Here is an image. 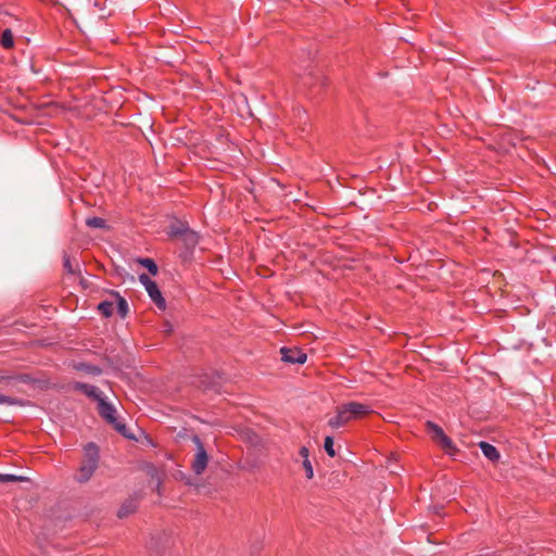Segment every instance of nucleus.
<instances>
[{
    "label": "nucleus",
    "instance_id": "9",
    "mask_svg": "<svg viewBox=\"0 0 556 556\" xmlns=\"http://www.w3.org/2000/svg\"><path fill=\"white\" fill-rule=\"evenodd\" d=\"M169 235L173 237H185V240L192 245H194L198 241L197 235L190 231L185 225L173 226L170 228Z\"/></svg>",
    "mask_w": 556,
    "mask_h": 556
},
{
    "label": "nucleus",
    "instance_id": "8",
    "mask_svg": "<svg viewBox=\"0 0 556 556\" xmlns=\"http://www.w3.org/2000/svg\"><path fill=\"white\" fill-rule=\"evenodd\" d=\"M73 388L74 390L83 392L84 394L96 400L97 402H99L103 397L102 392L97 387L88 383L75 382L73 384Z\"/></svg>",
    "mask_w": 556,
    "mask_h": 556
},
{
    "label": "nucleus",
    "instance_id": "20",
    "mask_svg": "<svg viewBox=\"0 0 556 556\" xmlns=\"http://www.w3.org/2000/svg\"><path fill=\"white\" fill-rule=\"evenodd\" d=\"M303 468L305 470V476L307 479H312L314 477L313 465L309 459H303L302 462Z\"/></svg>",
    "mask_w": 556,
    "mask_h": 556
},
{
    "label": "nucleus",
    "instance_id": "15",
    "mask_svg": "<svg viewBox=\"0 0 556 556\" xmlns=\"http://www.w3.org/2000/svg\"><path fill=\"white\" fill-rule=\"evenodd\" d=\"M139 262L143 267H146L149 270L151 275L155 276L157 274V265L153 260L141 258Z\"/></svg>",
    "mask_w": 556,
    "mask_h": 556
},
{
    "label": "nucleus",
    "instance_id": "5",
    "mask_svg": "<svg viewBox=\"0 0 556 556\" xmlns=\"http://www.w3.org/2000/svg\"><path fill=\"white\" fill-rule=\"evenodd\" d=\"M427 429L432 433V438L437 441L447 453L452 454L455 451L454 443L444 433L443 429L432 421H427Z\"/></svg>",
    "mask_w": 556,
    "mask_h": 556
},
{
    "label": "nucleus",
    "instance_id": "13",
    "mask_svg": "<svg viewBox=\"0 0 556 556\" xmlns=\"http://www.w3.org/2000/svg\"><path fill=\"white\" fill-rule=\"evenodd\" d=\"M114 303L110 301H103L99 303L98 311L104 316L110 317L113 315L114 312Z\"/></svg>",
    "mask_w": 556,
    "mask_h": 556
},
{
    "label": "nucleus",
    "instance_id": "7",
    "mask_svg": "<svg viewBox=\"0 0 556 556\" xmlns=\"http://www.w3.org/2000/svg\"><path fill=\"white\" fill-rule=\"evenodd\" d=\"M349 417L352 419L366 416L371 412L370 406L357 402H349L343 404Z\"/></svg>",
    "mask_w": 556,
    "mask_h": 556
},
{
    "label": "nucleus",
    "instance_id": "21",
    "mask_svg": "<svg viewBox=\"0 0 556 556\" xmlns=\"http://www.w3.org/2000/svg\"><path fill=\"white\" fill-rule=\"evenodd\" d=\"M18 403L20 402L16 399H14V397L0 394V404L1 405H16Z\"/></svg>",
    "mask_w": 556,
    "mask_h": 556
},
{
    "label": "nucleus",
    "instance_id": "23",
    "mask_svg": "<svg viewBox=\"0 0 556 556\" xmlns=\"http://www.w3.org/2000/svg\"><path fill=\"white\" fill-rule=\"evenodd\" d=\"M63 265H64V268H65V270L67 273H70V274H74L75 273V269L73 268L71 260H70V257L67 255H64V263H63Z\"/></svg>",
    "mask_w": 556,
    "mask_h": 556
},
{
    "label": "nucleus",
    "instance_id": "6",
    "mask_svg": "<svg viewBox=\"0 0 556 556\" xmlns=\"http://www.w3.org/2000/svg\"><path fill=\"white\" fill-rule=\"evenodd\" d=\"M281 359L289 364H304L306 354L298 348H281Z\"/></svg>",
    "mask_w": 556,
    "mask_h": 556
},
{
    "label": "nucleus",
    "instance_id": "10",
    "mask_svg": "<svg viewBox=\"0 0 556 556\" xmlns=\"http://www.w3.org/2000/svg\"><path fill=\"white\" fill-rule=\"evenodd\" d=\"M350 420H351V418L349 417L348 412L345 410L344 406L341 405L337 408L336 416L331 417L328 420V426L332 429H338V428L344 426Z\"/></svg>",
    "mask_w": 556,
    "mask_h": 556
},
{
    "label": "nucleus",
    "instance_id": "2",
    "mask_svg": "<svg viewBox=\"0 0 556 556\" xmlns=\"http://www.w3.org/2000/svg\"><path fill=\"white\" fill-rule=\"evenodd\" d=\"M98 409H99V414L101 415V417L103 419L106 420V422L112 425L123 435L129 437L127 433L126 426L122 421H119L118 418L116 417L115 407L112 404L108 403L104 397H102L98 402Z\"/></svg>",
    "mask_w": 556,
    "mask_h": 556
},
{
    "label": "nucleus",
    "instance_id": "14",
    "mask_svg": "<svg viewBox=\"0 0 556 556\" xmlns=\"http://www.w3.org/2000/svg\"><path fill=\"white\" fill-rule=\"evenodd\" d=\"M1 45L5 49H11L14 46V39L11 29H4L2 31Z\"/></svg>",
    "mask_w": 556,
    "mask_h": 556
},
{
    "label": "nucleus",
    "instance_id": "17",
    "mask_svg": "<svg viewBox=\"0 0 556 556\" xmlns=\"http://www.w3.org/2000/svg\"><path fill=\"white\" fill-rule=\"evenodd\" d=\"M116 308H117L118 314L122 317H125L127 315V312H128V304H127L126 300L121 298V296H118L117 298V303H116Z\"/></svg>",
    "mask_w": 556,
    "mask_h": 556
},
{
    "label": "nucleus",
    "instance_id": "24",
    "mask_svg": "<svg viewBox=\"0 0 556 556\" xmlns=\"http://www.w3.org/2000/svg\"><path fill=\"white\" fill-rule=\"evenodd\" d=\"M299 455L302 459H309V451L306 446H302L299 451Z\"/></svg>",
    "mask_w": 556,
    "mask_h": 556
},
{
    "label": "nucleus",
    "instance_id": "1",
    "mask_svg": "<svg viewBox=\"0 0 556 556\" xmlns=\"http://www.w3.org/2000/svg\"><path fill=\"white\" fill-rule=\"evenodd\" d=\"M99 466V447L94 443H88L84 447V458L78 468L75 480L85 483L91 479Z\"/></svg>",
    "mask_w": 556,
    "mask_h": 556
},
{
    "label": "nucleus",
    "instance_id": "16",
    "mask_svg": "<svg viewBox=\"0 0 556 556\" xmlns=\"http://www.w3.org/2000/svg\"><path fill=\"white\" fill-rule=\"evenodd\" d=\"M86 225L91 228H104L105 220L101 217H90L86 220Z\"/></svg>",
    "mask_w": 556,
    "mask_h": 556
},
{
    "label": "nucleus",
    "instance_id": "18",
    "mask_svg": "<svg viewBox=\"0 0 556 556\" xmlns=\"http://www.w3.org/2000/svg\"><path fill=\"white\" fill-rule=\"evenodd\" d=\"M24 477L10 473H0V483L23 481Z\"/></svg>",
    "mask_w": 556,
    "mask_h": 556
},
{
    "label": "nucleus",
    "instance_id": "19",
    "mask_svg": "<svg viewBox=\"0 0 556 556\" xmlns=\"http://www.w3.org/2000/svg\"><path fill=\"white\" fill-rule=\"evenodd\" d=\"M324 447H325L326 453L330 457H334L336 456V451L333 448V439H332V437H326L325 438Z\"/></svg>",
    "mask_w": 556,
    "mask_h": 556
},
{
    "label": "nucleus",
    "instance_id": "22",
    "mask_svg": "<svg viewBox=\"0 0 556 556\" xmlns=\"http://www.w3.org/2000/svg\"><path fill=\"white\" fill-rule=\"evenodd\" d=\"M15 380L24 381V378L15 376H0V383H5L7 386H10Z\"/></svg>",
    "mask_w": 556,
    "mask_h": 556
},
{
    "label": "nucleus",
    "instance_id": "12",
    "mask_svg": "<svg viewBox=\"0 0 556 556\" xmlns=\"http://www.w3.org/2000/svg\"><path fill=\"white\" fill-rule=\"evenodd\" d=\"M137 509V503L135 500H128L122 504L117 511V516L119 518L128 517Z\"/></svg>",
    "mask_w": 556,
    "mask_h": 556
},
{
    "label": "nucleus",
    "instance_id": "11",
    "mask_svg": "<svg viewBox=\"0 0 556 556\" xmlns=\"http://www.w3.org/2000/svg\"><path fill=\"white\" fill-rule=\"evenodd\" d=\"M479 446H480L481 452L488 459L495 462L500 458L498 451L492 444L482 441L479 443Z\"/></svg>",
    "mask_w": 556,
    "mask_h": 556
},
{
    "label": "nucleus",
    "instance_id": "3",
    "mask_svg": "<svg viewBox=\"0 0 556 556\" xmlns=\"http://www.w3.org/2000/svg\"><path fill=\"white\" fill-rule=\"evenodd\" d=\"M192 441L194 442V444L197 446V452L194 454V458L192 460L191 468H192L193 472L199 476V475H202L207 467L208 455L203 446L202 441L200 440V438L198 435H194L192 438Z\"/></svg>",
    "mask_w": 556,
    "mask_h": 556
},
{
    "label": "nucleus",
    "instance_id": "4",
    "mask_svg": "<svg viewBox=\"0 0 556 556\" xmlns=\"http://www.w3.org/2000/svg\"><path fill=\"white\" fill-rule=\"evenodd\" d=\"M139 281L144 286L146 291L148 292L151 300L155 303V305L161 309H165L166 302L157 285L153 280H151L150 277L146 274H141L139 276Z\"/></svg>",
    "mask_w": 556,
    "mask_h": 556
}]
</instances>
